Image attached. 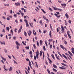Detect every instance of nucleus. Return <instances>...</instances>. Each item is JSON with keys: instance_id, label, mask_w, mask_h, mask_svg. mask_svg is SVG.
<instances>
[{"instance_id": "22", "label": "nucleus", "mask_w": 74, "mask_h": 74, "mask_svg": "<svg viewBox=\"0 0 74 74\" xmlns=\"http://www.w3.org/2000/svg\"><path fill=\"white\" fill-rule=\"evenodd\" d=\"M61 64H62V65H63V66H66V67H68V66L66 65V64L63 63H62Z\"/></svg>"}, {"instance_id": "18", "label": "nucleus", "mask_w": 74, "mask_h": 74, "mask_svg": "<svg viewBox=\"0 0 74 74\" xmlns=\"http://www.w3.org/2000/svg\"><path fill=\"white\" fill-rule=\"evenodd\" d=\"M60 69H62V70H66V69L64 68H63L62 67H59Z\"/></svg>"}, {"instance_id": "5", "label": "nucleus", "mask_w": 74, "mask_h": 74, "mask_svg": "<svg viewBox=\"0 0 74 74\" xmlns=\"http://www.w3.org/2000/svg\"><path fill=\"white\" fill-rule=\"evenodd\" d=\"M61 31L63 32H64V27L63 26L61 25Z\"/></svg>"}, {"instance_id": "27", "label": "nucleus", "mask_w": 74, "mask_h": 74, "mask_svg": "<svg viewBox=\"0 0 74 74\" xmlns=\"http://www.w3.org/2000/svg\"><path fill=\"white\" fill-rule=\"evenodd\" d=\"M47 71L48 72V73L49 74H51V72H50V71H49V69H47Z\"/></svg>"}, {"instance_id": "24", "label": "nucleus", "mask_w": 74, "mask_h": 74, "mask_svg": "<svg viewBox=\"0 0 74 74\" xmlns=\"http://www.w3.org/2000/svg\"><path fill=\"white\" fill-rule=\"evenodd\" d=\"M53 41V39H49L48 40L49 42H52Z\"/></svg>"}, {"instance_id": "50", "label": "nucleus", "mask_w": 74, "mask_h": 74, "mask_svg": "<svg viewBox=\"0 0 74 74\" xmlns=\"http://www.w3.org/2000/svg\"><path fill=\"white\" fill-rule=\"evenodd\" d=\"M25 48L26 49H29V46H28L27 47H25Z\"/></svg>"}, {"instance_id": "20", "label": "nucleus", "mask_w": 74, "mask_h": 74, "mask_svg": "<svg viewBox=\"0 0 74 74\" xmlns=\"http://www.w3.org/2000/svg\"><path fill=\"white\" fill-rule=\"evenodd\" d=\"M60 47L62 49H63V50L64 49V47H63V45H60Z\"/></svg>"}, {"instance_id": "45", "label": "nucleus", "mask_w": 74, "mask_h": 74, "mask_svg": "<svg viewBox=\"0 0 74 74\" xmlns=\"http://www.w3.org/2000/svg\"><path fill=\"white\" fill-rule=\"evenodd\" d=\"M4 51L5 52V53H7V50L5 49H4Z\"/></svg>"}, {"instance_id": "58", "label": "nucleus", "mask_w": 74, "mask_h": 74, "mask_svg": "<svg viewBox=\"0 0 74 74\" xmlns=\"http://www.w3.org/2000/svg\"><path fill=\"white\" fill-rule=\"evenodd\" d=\"M64 44H65L66 45L67 44V42L66 41H65V42H64Z\"/></svg>"}, {"instance_id": "55", "label": "nucleus", "mask_w": 74, "mask_h": 74, "mask_svg": "<svg viewBox=\"0 0 74 74\" xmlns=\"http://www.w3.org/2000/svg\"><path fill=\"white\" fill-rule=\"evenodd\" d=\"M52 48V45H50V48Z\"/></svg>"}, {"instance_id": "7", "label": "nucleus", "mask_w": 74, "mask_h": 74, "mask_svg": "<svg viewBox=\"0 0 74 74\" xmlns=\"http://www.w3.org/2000/svg\"><path fill=\"white\" fill-rule=\"evenodd\" d=\"M29 66L31 69H32L33 67H32V65H31V62H30V61H29Z\"/></svg>"}, {"instance_id": "38", "label": "nucleus", "mask_w": 74, "mask_h": 74, "mask_svg": "<svg viewBox=\"0 0 74 74\" xmlns=\"http://www.w3.org/2000/svg\"><path fill=\"white\" fill-rule=\"evenodd\" d=\"M24 35H25V36H27V33H26V32L25 31H24Z\"/></svg>"}, {"instance_id": "12", "label": "nucleus", "mask_w": 74, "mask_h": 74, "mask_svg": "<svg viewBox=\"0 0 74 74\" xmlns=\"http://www.w3.org/2000/svg\"><path fill=\"white\" fill-rule=\"evenodd\" d=\"M62 56H63V57H64V58H65V59H66V60H67V59H67V57H66V56H65V55H64V54H62Z\"/></svg>"}, {"instance_id": "14", "label": "nucleus", "mask_w": 74, "mask_h": 74, "mask_svg": "<svg viewBox=\"0 0 74 74\" xmlns=\"http://www.w3.org/2000/svg\"><path fill=\"white\" fill-rule=\"evenodd\" d=\"M65 16L67 18V19L69 18V15L67 13L65 14Z\"/></svg>"}, {"instance_id": "52", "label": "nucleus", "mask_w": 74, "mask_h": 74, "mask_svg": "<svg viewBox=\"0 0 74 74\" xmlns=\"http://www.w3.org/2000/svg\"><path fill=\"white\" fill-rule=\"evenodd\" d=\"M34 60H36V56L35 55L34 56Z\"/></svg>"}, {"instance_id": "36", "label": "nucleus", "mask_w": 74, "mask_h": 74, "mask_svg": "<svg viewBox=\"0 0 74 74\" xmlns=\"http://www.w3.org/2000/svg\"><path fill=\"white\" fill-rule=\"evenodd\" d=\"M42 53H43V59H44L45 57V55L44 54V52L43 51Z\"/></svg>"}, {"instance_id": "9", "label": "nucleus", "mask_w": 74, "mask_h": 74, "mask_svg": "<svg viewBox=\"0 0 74 74\" xmlns=\"http://www.w3.org/2000/svg\"><path fill=\"white\" fill-rule=\"evenodd\" d=\"M15 5L16 6H18V5L19 6V5H20V3L19 2H18L17 3H15Z\"/></svg>"}, {"instance_id": "6", "label": "nucleus", "mask_w": 74, "mask_h": 74, "mask_svg": "<svg viewBox=\"0 0 74 74\" xmlns=\"http://www.w3.org/2000/svg\"><path fill=\"white\" fill-rule=\"evenodd\" d=\"M39 42L40 45H42V44H43V41L41 40H40Z\"/></svg>"}, {"instance_id": "23", "label": "nucleus", "mask_w": 74, "mask_h": 74, "mask_svg": "<svg viewBox=\"0 0 74 74\" xmlns=\"http://www.w3.org/2000/svg\"><path fill=\"white\" fill-rule=\"evenodd\" d=\"M68 37H69L70 38H71V36L70 35V34H69V33H68Z\"/></svg>"}, {"instance_id": "43", "label": "nucleus", "mask_w": 74, "mask_h": 74, "mask_svg": "<svg viewBox=\"0 0 74 74\" xmlns=\"http://www.w3.org/2000/svg\"><path fill=\"white\" fill-rule=\"evenodd\" d=\"M39 22L40 23L41 25H42V21H40Z\"/></svg>"}, {"instance_id": "44", "label": "nucleus", "mask_w": 74, "mask_h": 74, "mask_svg": "<svg viewBox=\"0 0 74 74\" xmlns=\"http://www.w3.org/2000/svg\"><path fill=\"white\" fill-rule=\"evenodd\" d=\"M49 9L50 11H53V10H52V8H49Z\"/></svg>"}, {"instance_id": "13", "label": "nucleus", "mask_w": 74, "mask_h": 74, "mask_svg": "<svg viewBox=\"0 0 74 74\" xmlns=\"http://www.w3.org/2000/svg\"><path fill=\"white\" fill-rule=\"evenodd\" d=\"M48 59L49 61V63H50V64H51V63H52V61H51V59H50L48 58Z\"/></svg>"}, {"instance_id": "1", "label": "nucleus", "mask_w": 74, "mask_h": 74, "mask_svg": "<svg viewBox=\"0 0 74 74\" xmlns=\"http://www.w3.org/2000/svg\"><path fill=\"white\" fill-rule=\"evenodd\" d=\"M15 42H16V45L17 49H19V46H20L21 45V44H19V43L18 42V41H16Z\"/></svg>"}, {"instance_id": "19", "label": "nucleus", "mask_w": 74, "mask_h": 74, "mask_svg": "<svg viewBox=\"0 0 74 74\" xmlns=\"http://www.w3.org/2000/svg\"><path fill=\"white\" fill-rule=\"evenodd\" d=\"M53 66L54 67V68H55V69H57V68L58 67H57V66H56V65L53 64Z\"/></svg>"}, {"instance_id": "33", "label": "nucleus", "mask_w": 74, "mask_h": 74, "mask_svg": "<svg viewBox=\"0 0 74 74\" xmlns=\"http://www.w3.org/2000/svg\"><path fill=\"white\" fill-rule=\"evenodd\" d=\"M29 23L30 26H31V27H33V26H32L33 25V23H32L31 24L30 23Z\"/></svg>"}, {"instance_id": "49", "label": "nucleus", "mask_w": 74, "mask_h": 74, "mask_svg": "<svg viewBox=\"0 0 74 74\" xmlns=\"http://www.w3.org/2000/svg\"><path fill=\"white\" fill-rule=\"evenodd\" d=\"M23 44V45H26V43H25V42H24L23 41L22 42Z\"/></svg>"}, {"instance_id": "10", "label": "nucleus", "mask_w": 74, "mask_h": 74, "mask_svg": "<svg viewBox=\"0 0 74 74\" xmlns=\"http://www.w3.org/2000/svg\"><path fill=\"white\" fill-rule=\"evenodd\" d=\"M54 15L55 16H56L57 18H60V15L58 16V14H57L56 13H55L54 14Z\"/></svg>"}, {"instance_id": "2", "label": "nucleus", "mask_w": 74, "mask_h": 74, "mask_svg": "<svg viewBox=\"0 0 74 74\" xmlns=\"http://www.w3.org/2000/svg\"><path fill=\"white\" fill-rule=\"evenodd\" d=\"M38 55H39V52L38 51V50H37L36 52V57L37 59H38L39 58Z\"/></svg>"}, {"instance_id": "41", "label": "nucleus", "mask_w": 74, "mask_h": 74, "mask_svg": "<svg viewBox=\"0 0 74 74\" xmlns=\"http://www.w3.org/2000/svg\"><path fill=\"white\" fill-rule=\"evenodd\" d=\"M53 8H54V10H58V8L55 7H53Z\"/></svg>"}, {"instance_id": "60", "label": "nucleus", "mask_w": 74, "mask_h": 74, "mask_svg": "<svg viewBox=\"0 0 74 74\" xmlns=\"http://www.w3.org/2000/svg\"><path fill=\"white\" fill-rule=\"evenodd\" d=\"M2 32H3V33H5V30L4 29H3V31H2Z\"/></svg>"}, {"instance_id": "47", "label": "nucleus", "mask_w": 74, "mask_h": 74, "mask_svg": "<svg viewBox=\"0 0 74 74\" xmlns=\"http://www.w3.org/2000/svg\"><path fill=\"white\" fill-rule=\"evenodd\" d=\"M29 53L30 55H32L33 54L32 53V51H29Z\"/></svg>"}, {"instance_id": "21", "label": "nucleus", "mask_w": 74, "mask_h": 74, "mask_svg": "<svg viewBox=\"0 0 74 74\" xmlns=\"http://www.w3.org/2000/svg\"><path fill=\"white\" fill-rule=\"evenodd\" d=\"M1 58H2V60H5V61H6V59L5 58H4L2 56H1Z\"/></svg>"}, {"instance_id": "64", "label": "nucleus", "mask_w": 74, "mask_h": 74, "mask_svg": "<svg viewBox=\"0 0 74 74\" xmlns=\"http://www.w3.org/2000/svg\"><path fill=\"white\" fill-rule=\"evenodd\" d=\"M33 71L34 73V74H35V70L34 69H33Z\"/></svg>"}, {"instance_id": "46", "label": "nucleus", "mask_w": 74, "mask_h": 74, "mask_svg": "<svg viewBox=\"0 0 74 74\" xmlns=\"http://www.w3.org/2000/svg\"><path fill=\"white\" fill-rule=\"evenodd\" d=\"M15 22L16 23H18V21L17 19H16L15 20Z\"/></svg>"}, {"instance_id": "30", "label": "nucleus", "mask_w": 74, "mask_h": 74, "mask_svg": "<svg viewBox=\"0 0 74 74\" xmlns=\"http://www.w3.org/2000/svg\"><path fill=\"white\" fill-rule=\"evenodd\" d=\"M6 30H8V32H9V31L10 30V28H9V27H6Z\"/></svg>"}, {"instance_id": "35", "label": "nucleus", "mask_w": 74, "mask_h": 74, "mask_svg": "<svg viewBox=\"0 0 74 74\" xmlns=\"http://www.w3.org/2000/svg\"><path fill=\"white\" fill-rule=\"evenodd\" d=\"M41 10L42 11H43V13L46 14V12H45V11L43 9H41Z\"/></svg>"}, {"instance_id": "15", "label": "nucleus", "mask_w": 74, "mask_h": 74, "mask_svg": "<svg viewBox=\"0 0 74 74\" xmlns=\"http://www.w3.org/2000/svg\"><path fill=\"white\" fill-rule=\"evenodd\" d=\"M68 53H69V54L70 55H71V56H73V54H72V53H71V52L69 51H68Z\"/></svg>"}, {"instance_id": "40", "label": "nucleus", "mask_w": 74, "mask_h": 74, "mask_svg": "<svg viewBox=\"0 0 74 74\" xmlns=\"http://www.w3.org/2000/svg\"><path fill=\"white\" fill-rule=\"evenodd\" d=\"M58 53L59 55H60V56H62V55L61 54H60V52H58Z\"/></svg>"}, {"instance_id": "39", "label": "nucleus", "mask_w": 74, "mask_h": 74, "mask_svg": "<svg viewBox=\"0 0 74 74\" xmlns=\"http://www.w3.org/2000/svg\"><path fill=\"white\" fill-rule=\"evenodd\" d=\"M0 43L1 44H3V45H5V42H0Z\"/></svg>"}, {"instance_id": "42", "label": "nucleus", "mask_w": 74, "mask_h": 74, "mask_svg": "<svg viewBox=\"0 0 74 74\" xmlns=\"http://www.w3.org/2000/svg\"><path fill=\"white\" fill-rule=\"evenodd\" d=\"M24 21H25V22L26 23H28L27 21V20L26 19H25L24 20Z\"/></svg>"}, {"instance_id": "59", "label": "nucleus", "mask_w": 74, "mask_h": 74, "mask_svg": "<svg viewBox=\"0 0 74 74\" xmlns=\"http://www.w3.org/2000/svg\"><path fill=\"white\" fill-rule=\"evenodd\" d=\"M26 60H27V62H30V60H29V59L28 58H27L26 59Z\"/></svg>"}, {"instance_id": "26", "label": "nucleus", "mask_w": 74, "mask_h": 74, "mask_svg": "<svg viewBox=\"0 0 74 74\" xmlns=\"http://www.w3.org/2000/svg\"><path fill=\"white\" fill-rule=\"evenodd\" d=\"M33 47L34 49H36L37 48V47H36V45L34 44L33 45Z\"/></svg>"}, {"instance_id": "62", "label": "nucleus", "mask_w": 74, "mask_h": 74, "mask_svg": "<svg viewBox=\"0 0 74 74\" xmlns=\"http://www.w3.org/2000/svg\"><path fill=\"white\" fill-rule=\"evenodd\" d=\"M8 57L9 58H10V59H11V56H9V55H8Z\"/></svg>"}, {"instance_id": "31", "label": "nucleus", "mask_w": 74, "mask_h": 74, "mask_svg": "<svg viewBox=\"0 0 74 74\" xmlns=\"http://www.w3.org/2000/svg\"><path fill=\"white\" fill-rule=\"evenodd\" d=\"M39 54H40V56H42V52L41 51H40V52Z\"/></svg>"}, {"instance_id": "37", "label": "nucleus", "mask_w": 74, "mask_h": 74, "mask_svg": "<svg viewBox=\"0 0 74 74\" xmlns=\"http://www.w3.org/2000/svg\"><path fill=\"white\" fill-rule=\"evenodd\" d=\"M35 63L36 66L37 68H38V64H37V63L36 62H35Z\"/></svg>"}, {"instance_id": "17", "label": "nucleus", "mask_w": 74, "mask_h": 74, "mask_svg": "<svg viewBox=\"0 0 74 74\" xmlns=\"http://www.w3.org/2000/svg\"><path fill=\"white\" fill-rule=\"evenodd\" d=\"M55 56H56V58L57 59H58V60H60V59L59 58H58V56H57V54H55Z\"/></svg>"}, {"instance_id": "32", "label": "nucleus", "mask_w": 74, "mask_h": 74, "mask_svg": "<svg viewBox=\"0 0 74 74\" xmlns=\"http://www.w3.org/2000/svg\"><path fill=\"white\" fill-rule=\"evenodd\" d=\"M9 71H12V67H10V69H9Z\"/></svg>"}, {"instance_id": "54", "label": "nucleus", "mask_w": 74, "mask_h": 74, "mask_svg": "<svg viewBox=\"0 0 74 74\" xmlns=\"http://www.w3.org/2000/svg\"><path fill=\"white\" fill-rule=\"evenodd\" d=\"M43 17L44 19H45V20H46V17L45 16H43Z\"/></svg>"}, {"instance_id": "48", "label": "nucleus", "mask_w": 74, "mask_h": 74, "mask_svg": "<svg viewBox=\"0 0 74 74\" xmlns=\"http://www.w3.org/2000/svg\"><path fill=\"white\" fill-rule=\"evenodd\" d=\"M43 50L44 51H46V49H45V46H43Z\"/></svg>"}, {"instance_id": "28", "label": "nucleus", "mask_w": 74, "mask_h": 74, "mask_svg": "<svg viewBox=\"0 0 74 74\" xmlns=\"http://www.w3.org/2000/svg\"><path fill=\"white\" fill-rule=\"evenodd\" d=\"M72 53H74V48L72 47Z\"/></svg>"}, {"instance_id": "16", "label": "nucleus", "mask_w": 74, "mask_h": 74, "mask_svg": "<svg viewBox=\"0 0 74 74\" xmlns=\"http://www.w3.org/2000/svg\"><path fill=\"white\" fill-rule=\"evenodd\" d=\"M51 33H52V32H51V31H50L49 32V35L51 38H52V35H51Z\"/></svg>"}, {"instance_id": "11", "label": "nucleus", "mask_w": 74, "mask_h": 74, "mask_svg": "<svg viewBox=\"0 0 74 74\" xmlns=\"http://www.w3.org/2000/svg\"><path fill=\"white\" fill-rule=\"evenodd\" d=\"M61 4L62 7H65L66 6V3H61Z\"/></svg>"}, {"instance_id": "57", "label": "nucleus", "mask_w": 74, "mask_h": 74, "mask_svg": "<svg viewBox=\"0 0 74 74\" xmlns=\"http://www.w3.org/2000/svg\"><path fill=\"white\" fill-rule=\"evenodd\" d=\"M37 3H38L39 4H40V2L39 1H36Z\"/></svg>"}, {"instance_id": "3", "label": "nucleus", "mask_w": 74, "mask_h": 74, "mask_svg": "<svg viewBox=\"0 0 74 74\" xmlns=\"http://www.w3.org/2000/svg\"><path fill=\"white\" fill-rule=\"evenodd\" d=\"M22 26L21 25L20 27V28L18 31V33H20L21 32V31H22Z\"/></svg>"}, {"instance_id": "61", "label": "nucleus", "mask_w": 74, "mask_h": 74, "mask_svg": "<svg viewBox=\"0 0 74 74\" xmlns=\"http://www.w3.org/2000/svg\"><path fill=\"white\" fill-rule=\"evenodd\" d=\"M57 10H58L60 11H62V9H58Z\"/></svg>"}, {"instance_id": "53", "label": "nucleus", "mask_w": 74, "mask_h": 74, "mask_svg": "<svg viewBox=\"0 0 74 74\" xmlns=\"http://www.w3.org/2000/svg\"><path fill=\"white\" fill-rule=\"evenodd\" d=\"M69 23H70V24H71V20H70L69 21Z\"/></svg>"}, {"instance_id": "8", "label": "nucleus", "mask_w": 74, "mask_h": 74, "mask_svg": "<svg viewBox=\"0 0 74 74\" xmlns=\"http://www.w3.org/2000/svg\"><path fill=\"white\" fill-rule=\"evenodd\" d=\"M29 66L31 69H32L33 67H32V65H31V62H30V61H29Z\"/></svg>"}, {"instance_id": "4", "label": "nucleus", "mask_w": 74, "mask_h": 74, "mask_svg": "<svg viewBox=\"0 0 74 74\" xmlns=\"http://www.w3.org/2000/svg\"><path fill=\"white\" fill-rule=\"evenodd\" d=\"M32 32L31 31V30H29V31L27 32V33L29 35V36H30V35H31V34H32Z\"/></svg>"}, {"instance_id": "29", "label": "nucleus", "mask_w": 74, "mask_h": 74, "mask_svg": "<svg viewBox=\"0 0 74 74\" xmlns=\"http://www.w3.org/2000/svg\"><path fill=\"white\" fill-rule=\"evenodd\" d=\"M64 21L65 23V26H67V21H66V20H65Z\"/></svg>"}, {"instance_id": "56", "label": "nucleus", "mask_w": 74, "mask_h": 74, "mask_svg": "<svg viewBox=\"0 0 74 74\" xmlns=\"http://www.w3.org/2000/svg\"><path fill=\"white\" fill-rule=\"evenodd\" d=\"M21 2H22V3L23 4V5L25 4V2H24V1H22Z\"/></svg>"}, {"instance_id": "34", "label": "nucleus", "mask_w": 74, "mask_h": 74, "mask_svg": "<svg viewBox=\"0 0 74 74\" xmlns=\"http://www.w3.org/2000/svg\"><path fill=\"white\" fill-rule=\"evenodd\" d=\"M26 27H29V24L28 23H26Z\"/></svg>"}, {"instance_id": "25", "label": "nucleus", "mask_w": 74, "mask_h": 74, "mask_svg": "<svg viewBox=\"0 0 74 74\" xmlns=\"http://www.w3.org/2000/svg\"><path fill=\"white\" fill-rule=\"evenodd\" d=\"M53 70L55 71V72H57V70L53 68Z\"/></svg>"}, {"instance_id": "63", "label": "nucleus", "mask_w": 74, "mask_h": 74, "mask_svg": "<svg viewBox=\"0 0 74 74\" xmlns=\"http://www.w3.org/2000/svg\"><path fill=\"white\" fill-rule=\"evenodd\" d=\"M21 14L22 15V16H23V15H24V13H22Z\"/></svg>"}, {"instance_id": "51", "label": "nucleus", "mask_w": 74, "mask_h": 74, "mask_svg": "<svg viewBox=\"0 0 74 74\" xmlns=\"http://www.w3.org/2000/svg\"><path fill=\"white\" fill-rule=\"evenodd\" d=\"M36 44L37 46H39V43H38V42L37 41V42Z\"/></svg>"}]
</instances>
